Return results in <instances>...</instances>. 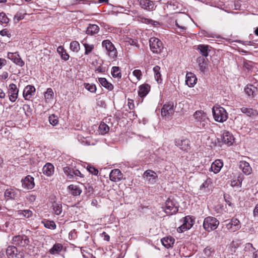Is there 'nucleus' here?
I'll use <instances>...</instances> for the list:
<instances>
[{
	"instance_id": "nucleus-1",
	"label": "nucleus",
	"mask_w": 258,
	"mask_h": 258,
	"mask_svg": "<svg viewBox=\"0 0 258 258\" xmlns=\"http://www.w3.org/2000/svg\"><path fill=\"white\" fill-rule=\"evenodd\" d=\"M212 113L215 121L223 122L228 118V114L225 109L220 106H214L212 108Z\"/></svg>"
},
{
	"instance_id": "nucleus-2",
	"label": "nucleus",
	"mask_w": 258,
	"mask_h": 258,
	"mask_svg": "<svg viewBox=\"0 0 258 258\" xmlns=\"http://www.w3.org/2000/svg\"><path fill=\"white\" fill-rule=\"evenodd\" d=\"M103 48L106 50V54L110 59L115 60L117 56V51L113 43L109 40H104L102 42Z\"/></svg>"
},
{
	"instance_id": "nucleus-3",
	"label": "nucleus",
	"mask_w": 258,
	"mask_h": 258,
	"mask_svg": "<svg viewBox=\"0 0 258 258\" xmlns=\"http://www.w3.org/2000/svg\"><path fill=\"white\" fill-rule=\"evenodd\" d=\"M219 224V222L216 218L208 216L205 218L203 226L205 230L210 232L217 229Z\"/></svg>"
},
{
	"instance_id": "nucleus-4",
	"label": "nucleus",
	"mask_w": 258,
	"mask_h": 258,
	"mask_svg": "<svg viewBox=\"0 0 258 258\" xmlns=\"http://www.w3.org/2000/svg\"><path fill=\"white\" fill-rule=\"evenodd\" d=\"M163 210L168 215L175 214L178 210V204L173 199L168 198L164 207H162Z\"/></svg>"
},
{
	"instance_id": "nucleus-5",
	"label": "nucleus",
	"mask_w": 258,
	"mask_h": 258,
	"mask_svg": "<svg viewBox=\"0 0 258 258\" xmlns=\"http://www.w3.org/2000/svg\"><path fill=\"white\" fill-rule=\"evenodd\" d=\"M150 47L154 53H160L163 48L162 42L157 38L152 37L150 39Z\"/></svg>"
},
{
	"instance_id": "nucleus-6",
	"label": "nucleus",
	"mask_w": 258,
	"mask_h": 258,
	"mask_svg": "<svg viewBox=\"0 0 258 258\" xmlns=\"http://www.w3.org/2000/svg\"><path fill=\"white\" fill-rule=\"evenodd\" d=\"M225 226L230 232H235L241 227L239 221L237 218H233L230 220L224 221Z\"/></svg>"
},
{
	"instance_id": "nucleus-7",
	"label": "nucleus",
	"mask_w": 258,
	"mask_h": 258,
	"mask_svg": "<svg viewBox=\"0 0 258 258\" xmlns=\"http://www.w3.org/2000/svg\"><path fill=\"white\" fill-rule=\"evenodd\" d=\"M7 255L9 258H24L23 250H18L16 246H9L6 250Z\"/></svg>"
},
{
	"instance_id": "nucleus-8",
	"label": "nucleus",
	"mask_w": 258,
	"mask_h": 258,
	"mask_svg": "<svg viewBox=\"0 0 258 258\" xmlns=\"http://www.w3.org/2000/svg\"><path fill=\"white\" fill-rule=\"evenodd\" d=\"M30 242L29 238L25 235H19L13 238V243L19 247H25Z\"/></svg>"
},
{
	"instance_id": "nucleus-9",
	"label": "nucleus",
	"mask_w": 258,
	"mask_h": 258,
	"mask_svg": "<svg viewBox=\"0 0 258 258\" xmlns=\"http://www.w3.org/2000/svg\"><path fill=\"white\" fill-rule=\"evenodd\" d=\"M20 190L17 188H9L7 189L4 193L5 198L7 200H18L20 197Z\"/></svg>"
},
{
	"instance_id": "nucleus-10",
	"label": "nucleus",
	"mask_w": 258,
	"mask_h": 258,
	"mask_svg": "<svg viewBox=\"0 0 258 258\" xmlns=\"http://www.w3.org/2000/svg\"><path fill=\"white\" fill-rule=\"evenodd\" d=\"M143 177L148 184H154L156 182L158 176L153 170H147L144 172Z\"/></svg>"
},
{
	"instance_id": "nucleus-11",
	"label": "nucleus",
	"mask_w": 258,
	"mask_h": 258,
	"mask_svg": "<svg viewBox=\"0 0 258 258\" xmlns=\"http://www.w3.org/2000/svg\"><path fill=\"white\" fill-rule=\"evenodd\" d=\"M194 221L189 216L184 218L183 224L177 229L179 233L183 232L186 230L189 229L194 225Z\"/></svg>"
},
{
	"instance_id": "nucleus-12",
	"label": "nucleus",
	"mask_w": 258,
	"mask_h": 258,
	"mask_svg": "<svg viewBox=\"0 0 258 258\" xmlns=\"http://www.w3.org/2000/svg\"><path fill=\"white\" fill-rule=\"evenodd\" d=\"M174 112L173 103H168L163 105L161 109V114L163 117H169Z\"/></svg>"
},
{
	"instance_id": "nucleus-13",
	"label": "nucleus",
	"mask_w": 258,
	"mask_h": 258,
	"mask_svg": "<svg viewBox=\"0 0 258 258\" xmlns=\"http://www.w3.org/2000/svg\"><path fill=\"white\" fill-rule=\"evenodd\" d=\"M18 93L19 89L15 84L12 83L9 85L8 94L9 97V100L11 102H14L16 100L18 96Z\"/></svg>"
},
{
	"instance_id": "nucleus-14",
	"label": "nucleus",
	"mask_w": 258,
	"mask_h": 258,
	"mask_svg": "<svg viewBox=\"0 0 258 258\" xmlns=\"http://www.w3.org/2000/svg\"><path fill=\"white\" fill-rule=\"evenodd\" d=\"M7 57L19 67H23L25 64L24 61L21 59L18 52H8Z\"/></svg>"
},
{
	"instance_id": "nucleus-15",
	"label": "nucleus",
	"mask_w": 258,
	"mask_h": 258,
	"mask_svg": "<svg viewBox=\"0 0 258 258\" xmlns=\"http://www.w3.org/2000/svg\"><path fill=\"white\" fill-rule=\"evenodd\" d=\"M189 143L190 141L186 139H179L175 140V145L184 151H187L189 149Z\"/></svg>"
},
{
	"instance_id": "nucleus-16",
	"label": "nucleus",
	"mask_w": 258,
	"mask_h": 258,
	"mask_svg": "<svg viewBox=\"0 0 258 258\" xmlns=\"http://www.w3.org/2000/svg\"><path fill=\"white\" fill-rule=\"evenodd\" d=\"M35 88L33 86L27 85L23 90V95L25 100H29L35 95Z\"/></svg>"
},
{
	"instance_id": "nucleus-17",
	"label": "nucleus",
	"mask_w": 258,
	"mask_h": 258,
	"mask_svg": "<svg viewBox=\"0 0 258 258\" xmlns=\"http://www.w3.org/2000/svg\"><path fill=\"white\" fill-rule=\"evenodd\" d=\"M141 7L148 11H151L155 10L156 6L153 2L150 0H138Z\"/></svg>"
},
{
	"instance_id": "nucleus-18",
	"label": "nucleus",
	"mask_w": 258,
	"mask_h": 258,
	"mask_svg": "<svg viewBox=\"0 0 258 258\" xmlns=\"http://www.w3.org/2000/svg\"><path fill=\"white\" fill-rule=\"evenodd\" d=\"M123 174L119 169H114L111 171L109 174L110 179L113 182H118L123 178Z\"/></svg>"
},
{
	"instance_id": "nucleus-19",
	"label": "nucleus",
	"mask_w": 258,
	"mask_h": 258,
	"mask_svg": "<svg viewBox=\"0 0 258 258\" xmlns=\"http://www.w3.org/2000/svg\"><path fill=\"white\" fill-rule=\"evenodd\" d=\"M194 116L195 119L196 124L201 122H205L206 121H208L209 120L206 113L203 111H197L194 113Z\"/></svg>"
},
{
	"instance_id": "nucleus-20",
	"label": "nucleus",
	"mask_w": 258,
	"mask_h": 258,
	"mask_svg": "<svg viewBox=\"0 0 258 258\" xmlns=\"http://www.w3.org/2000/svg\"><path fill=\"white\" fill-rule=\"evenodd\" d=\"M22 186L27 189H32L34 186V178L30 176H27L22 180Z\"/></svg>"
},
{
	"instance_id": "nucleus-21",
	"label": "nucleus",
	"mask_w": 258,
	"mask_h": 258,
	"mask_svg": "<svg viewBox=\"0 0 258 258\" xmlns=\"http://www.w3.org/2000/svg\"><path fill=\"white\" fill-rule=\"evenodd\" d=\"M222 141L228 146L232 145L234 141V138L232 134L227 131L224 132L223 133Z\"/></svg>"
},
{
	"instance_id": "nucleus-22",
	"label": "nucleus",
	"mask_w": 258,
	"mask_h": 258,
	"mask_svg": "<svg viewBox=\"0 0 258 258\" xmlns=\"http://www.w3.org/2000/svg\"><path fill=\"white\" fill-rule=\"evenodd\" d=\"M223 166V163L222 160L219 159L216 160L211 165L210 171L214 173H218Z\"/></svg>"
},
{
	"instance_id": "nucleus-23",
	"label": "nucleus",
	"mask_w": 258,
	"mask_h": 258,
	"mask_svg": "<svg viewBox=\"0 0 258 258\" xmlns=\"http://www.w3.org/2000/svg\"><path fill=\"white\" fill-rule=\"evenodd\" d=\"M239 167L245 175H249L251 174L252 169L248 162L244 161H240L239 162Z\"/></svg>"
},
{
	"instance_id": "nucleus-24",
	"label": "nucleus",
	"mask_w": 258,
	"mask_h": 258,
	"mask_svg": "<svg viewBox=\"0 0 258 258\" xmlns=\"http://www.w3.org/2000/svg\"><path fill=\"white\" fill-rule=\"evenodd\" d=\"M199 69L203 73L208 70V63L206 58L202 57H199L197 58Z\"/></svg>"
},
{
	"instance_id": "nucleus-25",
	"label": "nucleus",
	"mask_w": 258,
	"mask_h": 258,
	"mask_svg": "<svg viewBox=\"0 0 258 258\" xmlns=\"http://www.w3.org/2000/svg\"><path fill=\"white\" fill-rule=\"evenodd\" d=\"M161 241L164 247L167 248H169L173 247L175 242V239L172 237L167 236L163 238Z\"/></svg>"
},
{
	"instance_id": "nucleus-26",
	"label": "nucleus",
	"mask_w": 258,
	"mask_h": 258,
	"mask_svg": "<svg viewBox=\"0 0 258 258\" xmlns=\"http://www.w3.org/2000/svg\"><path fill=\"white\" fill-rule=\"evenodd\" d=\"M197 78L192 73H187L186 75V84L189 87H192L196 83Z\"/></svg>"
},
{
	"instance_id": "nucleus-27",
	"label": "nucleus",
	"mask_w": 258,
	"mask_h": 258,
	"mask_svg": "<svg viewBox=\"0 0 258 258\" xmlns=\"http://www.w3.org/2000/svg\"><path fill=\"white\" fill-rule=\"evenodd\" d=\"M43 173L47 176H50L54 173V166L50 163H46L43 167Z\"/></svg>"
},
{
	"instance_id": "nucleus-28",
	"label": "nucleus",
	"mask_w": 258,
	"mask_h": 258,
	"mask_svg": "<svg viewBox=\"0 0 258 258\" xmlns=\"http://www.w3.org/2000/svg\"><path fill=\"white\" fill-rule=\"evenodd\" d=\"M53 213L56 215H60L62 212V204L60 202H54L51 206Z\"/></svg>"
},
{
	"instance_id": "nucleus-29",
	"label": "nucleus",
	"mask_w": 258,
	"mask_h": 258,
	"mask_svg": "<svg viewBox=\"0 0 258 258\" xmlns=\"http://www.w3.org/2000/svg\"><path fill=\"white\" fill-rule=\"evenodd\" d=\"M150 89V86L148 84H143L141 85L138 90V94L141 97H144L147 95Z\"/></svg>"
},
{
	"instance_id": "nucleus-30",
	"label": "nucleus",
	"mask_w": 258,
	"mask_h": 258,
	"mask_svg": "<svg viewBox=\"0 0 258 258\" xmlns=\"http://www.w3.org/2000/svg\"><path fill=\"white\" fill-rule=\"evenodd\" d=\"M99 27L95 24H90L87 28L86 34L90 35H93L98 33Z\"/></svg>"
},
{
	"instance_id": "nucleus-31",
	"label": "nucleus",
	"mask_w": 258,
	"mask_h": 258,
	"mask_svg": "<svg viewBox=\"0 0 258 258\" xmlns=\"http://www.w3.org/2000/svg\"><path fill=\"white\" fill-rule=\"evenodd\" d=\"M241 111L242 113L246 114L250 117H253L258 114V112L256 110L250 108L243 107L241 108Z\"/></svg>"
},
{
	"instance_id": "nucleus-32",
	"label": "nucleus",
	"mask_w": 258,
	"mask_h": 258,
	"mask_svg": "<svg viewBox=\"0 0 258 258\" xmlns=\"http://www.w3.org/2000/svg\"><path fill=\"white\" fill-rule=\"evenodd\" d=\"M68 189L70 190L71 194L77 196L80 195L82 192V190L77 185L71 184L68 186Z\"/></svg>"
},
{
	"instance_id": "nucleus-33",
	"label": "nucleus",
	"mask_w": 258,
	"mask_h": 258,
	"mask_svg": "<svg viewBox=\"0 0 258 258\" xmlns=\"http://www.w3.org/2000/svg\"><path fill=\"white\" fill-rule=\"evenodd\" d=\"M98 81L100 84L104 88L108 90H112L113 89V86L104 78H99Z\"/></svg>"
},
{
	"instance_id": "nucleus-34",
	"label": "nucleus",
	"mask_w": 258,
	"mask_h": 258,
	"mask_svg": "<svg viewBox=\"0 0 258 258\" xmlns=\"http://www.w3.org/2000/svg\"><path fill=\"white\" fill-rule=\"evenodd\" d=\"M153 72L154 73V77L156 81L158 83H160L162 80L160 73V67L158 66H156L153 68Z\"/></svg>"
},
{
	"instance_id": "nucleus-35",
	"label": "nucleus",
	"mask_w": 258,
	"mask_h": 258,
	"mask_svg": "<svg viewBox=\"0 0 258 258\" xmlns=\"http://www.w3.org/2000/svg\"><path fill=\"white\" fill-rule=\"evenodd\" d=\"M86 38L84 39L82 43L85 47V54H89L94 48V45L93 44H88L86 42Z\"/></svg>"
},
{
	"instance_id": "nucleus-36",
	"label": "nucleus",
	"mask_w": 258,
	"mask_h": 258,
	"mask_svg": "<svg viewBox=\"0 0 258 258\" xmlns=\"http://www.w3.org/2000/svg\"><path fill=\"white\" fill-rule=\"evenodd\" d=\"M57 51L60 54L61 58L64 60H68L69 58V54L66 52L63 47L61 46L58 47L57 48Z\"/></svg>"
},
{
	"instance_id": "nucleus-37",
	"label": "nucleus",
	"mask_w": 258,
	"mask_h": 258,
	"mask_svg": "<svg viewBox=\"0 0 258 258\" xmlns=\"http://www.w3.org/2000/svg\"><path fill=\"white\" fill-rule=\"evenodd\" d=\"M62 248V245L60 243L55 244L53 247L50 249V253L52 254H58L61 251Z\"/></svg>"
},
{
	"instance_id": "nucleus-38",
	"label": "nucleus",
	"mask_w": 258,
	"mask_h": 258,
	"mask_svg": "<svg viewBox=\"0 0 258 258\" xmlns=\"http://www.w3.org/2000/svg\"><path fill=\"white\" fill-rule=\"evenodd\" d=\"M111 74L114 78H121V71L118 67H113L111 70Z\"/></svg>"
},
{
	"instance_id": "nucleus-39",
	"label": "nucleus",
	"mask_w": 258,
	"mask_h": 258,
	"mask_svg": "<svg viewBox=\"0 0 258 258\" xmlns=\"http://www.w3.org/2000/svg\"><path fill=\"white\" fill-rule=\"evenodd\" d=\"M99 132L102 135H105L109 131V127L104 122H101L99 126Z\"/></svg>"
},
{
	"instance_id": "nucleus-40",
	"label": "nucleus",
	"mask_w": 258,
	"mask_h": 258,
	"mask_svg": "<svg viewBox=\"0 0 258 258\" xmlns=\"http://www.w3.org/2000/svg\"><path fill=\"white\" fill-rule=\"evenodd\" d=\"M256 88L253 85H248L245 88V92L249 96H253L254 93L256 91Z\"/></svg>"
},
{
	"instance_id": "nucleus-41",
	"label": "nucleus",
	"mask_w": 258,
	"mask_h": 258,
	"mask_svg": "<svg viewBox=\"0 0 258 258\" xmlns=\"http://www.w3.org/2000/svg\"><path fill=\"white\" fill-rule=\"evenodd\" d=\"M198 49L200 51V53L204 57L208 55V46L205 45H200L198 46Z\"/></svg>"
},
{
	"instance_id": "nucleus-42",
	"label": "nucleus",
	"mask_w": 258,
	"mask_h": 258,
	"mask_svg": "<svg viewBox=\"0 0 258 258\" xmlns=\"http://www.w3.org/2000/svg\"><path fill=\"white\" fill-rule=\"evenodd\" d=\"M18 215L20 217H24L26 218H29L32 217L33 213L29 210H25L23 211H19L18 212Z\"/></svg>"
},
{
	"instance_id": "nucleus-43",
	"label": "nucleus",
	"mask_w": 258,
	"mask_h": 258,
	"mask_svg": "<svg viewBox=\"0 0 258 258\" xmlns=\"http://www.w3.org/2000/svg\"><path fill=\"white\" fill-rule=\"evenodd\" d=\"M70 47L71 50L75 52H78L80 49V44L77 41L71 42Z\"/></svg>"
},
{
	"instance_id": "nucleus-44",
	"label": "nucleus",
	"mask_w": 258,
	"mask_h": 258,
	"mask_svg": "<svg viewBox=\"0 0 258 258\" xmlns=\"http://www.w3.org/2000/svg\"><path fill=\"white\" fill-rule=\"evenodd\" d=\"M42 223L44 227L47 228L54 229L56 228V225L53 221L45 220L42 221Z\"/></svg>"
},
{
	"instance_id": "nucleus-45",
	"label": "nucleus",
	"mask_w": 258,
	"mask_h": 258,
	"mask_svg": "<svg viewBox=\"0 0 258 258\" xmlns=\"http://www.w3.org/2000/svg\"><path fill=\"white\" fill-rule=\"evenodd\" d=\"M84 86L86 89L91 93H95L96 91V87L94 84L84 83Z\"/></svg>"
},
{
	"instance_id": "nucleus-46",
	"label": "nucleus",
	"mask_w": 258,
	"mask_h": 258,
	"mask_svg": "<svg viewBox=\"0 0 258 258\" xmlns=\"http://www.w3.org/2000/svg\"><path fill=\"white\" fill-rule=\"evenodd\" d=\"M53 96V92L51 88H48L44 94V97L46 101L51 99Z\"/></svg>"
},
{
	"instance_id": "nucleus-47",
	"label": "nucleus",
	"mask_w": 258,
	"mask_h": 258,
	"mask_svg": "<svg viewBox=\"0 0 258 258\" xmlns=\"http://www.w3.org/2000/svg\"><path fill=\"white\" fill-rule=\"evenodd\" d=\"M210 120H209L208 121H206L205 122H199L196 124V125L197 127L201 130H206L207 128H209V126L210 124Z\"/></svg>"
},
{
	"instance_id": "nucleus-48",
	"label": "nucleus",
	"mask_w": 258,
	"mask_h": 258,
	"mask_svg": "<svg viewBox=\"0 0 258 258\" xmlns=\"http://www.w3.org/2000/svg\"><path fill=\"white\" fill-rule=\"evenodd\" d=\"M9 22V19L4 12L0 13V23L2 24H7Z\"/></svg>"
},
{
	"instance_id": "nucleus-49",
	"label": "nucleus",
	"mask_w": 258,
	"mask_h": 258,
	"mask_svg": "<svg viewBox=\"0 0 258 258\" xmlns=\"http://www.w3.org/2000/svg\"><path fill=\"white\" fill-rule=\"evenodd\" d=\"M254 64V62L251 61L245 60L243 62V67L246 69L248 71L251 70Z\"/></svg>"
},
{
	"instance_id": "nucleus-50",
	"label": "nucleus",
	"mask_w": 258,
	"mask_h": 258,
	"mask_svg": "<svg viewBox=\"0 0 258 258\" xmlns=\"http://www.w3.org/2000/svg\"><path fill=\"white\" fill-rule=\"evenodd\" d=\"M49 121L51 124L54 126L58 123V118L56 116L52 114L49 117Z\"/></svg>"
},
{
	"instance_id": "nucleus-51",
	"label": "nucleus",
	"mask_w": 258,
	"mask_h": 258,
	"mask_svg": "<svg viewBox=\"0 0 258 258\" xmlns=\"http://www.w3.org/2000/svg\"><path fill=\"white\" fill-rule=\"evenodd\" d=\"M24 14H22L20 12H18L14 17V20L16 23H18L20 20H22L24 18Z\"/></svg>"
},
{
	"instance_id": "nucleus-52",
	"label": "nucleus",
	"mask_w": 258,
	"mask_h": 258,
	"mask_svg": "<svg viewBox=\"0 0 258 258\" xmlns=\"http://www.w3.org/2000/svg\"><path fill=\"white\" fill-rule=\"evenodd\" d=\"M142 21L143 23H145L146 24H151L152 25H155V26L158 24V22L154 21L152 19H147V18H142Z\"/></svg>"
},
{
	"instance_id": "nucleus-53",
	"label": "nucleus",
	"mask_w": 258,
	"mask_h": 258,
	"mask_svg": "<svg viewBox=\"0 0 258 258\" xmlns=\"http://www.w3.org/2000/svg\"><path fill=\"white\" fill-rule=\"evenodd\" d=\"M87 169L90 173L93 175H97L98 173V170L90 165L87 166Z\"/></svg>"
},
{
	"instance_id": "nucleus-54",
	"label": "nucleus",
	"mask_w": 258,
	"mask_h": 258,
	"mask_svg": "<svg viewBox=\"0 0 258 258\" xmlns=\"http://www.w3.org/2000/svg\"><path fill=\"white\" fill-rule=\"evenodd\" d=\"M133 75L137 78L138 80H140L142 75V72L140 70H135L133 72Z\"/></svg>"
},
{
	"instance_id": "nucleus-55",
	"label": "nucleus",
	"mask_w": 258,
	"mask_h": 258,
	"mask_svg": "<svg viewBox=\"0 0 258 258\" xmlns=\"http://www.w3.org/2000/svg\"><path fill=\"white\" fill-rule=\"evenodd\" d=\"M0 35L2 36H7L9 38H10L11 36V33H9V31L7 29H4L0 31Z\"/></svg>"
},
{
	"instance_id": "nucleus-56",
	"label": "nucleus",
	"mask_w": 258,
	"mask_h": 258,
	"mask_svg": "<svg viewBox=\"0 0 258 258\" xmlns=\"http://www.w3.org/2000/svg\"><path fill=\"white\" fill-rule=\"evenodd\" d=\"M241 184V181L239 179H234L231 181L230 185L232 187L238 186Z\"/></svg>"
},
{
	"instance_id": "nucleus-57",
	"label": "nucleus",
	"mask_w": 258,
	"mask_h": 258,
	"mask_svg": "<svg viewBox=\"0 0 258 258\" xmlns=\"http://www.w3.org/2000/svg\"><path fill=\"white\" fill-rule=\"evenodd\" d=\"M224 198L227 204H228L229 206H232V204L231 201V198L230 196L229 195H224Z\"/></svg>"
},
{
	"instance_id": "nucleus-58",
	"label": "nucleus",
	"mask_w": 258,
	"mask_h": 258,
	"mask_svg": "<svg viewBox=\"0 0 258 258\" xmlns=\"http://www.w3.org/2000/svg\"><path fill=\"white\" fill-rule=\"evenodd\" d=\"M204 34L205 35V36L207 37L219 38V36L217 34L213 33L205 32Z\"/></svg>"
},
{
	"instance_id": "nucleus-59",
	"label": "nucleus",
	"mask_w": 258,
	"mask_h": 258,
	"mask_svg": "<svg viewBox=\"0 0 258 258\" xmlns=\"http://www.w3.org/2000/svg\"><path fill=\"white\" fill-rule=\"evenodd\" d=\"M74 174V177H84L83 174L79 170L77 169L74 170V172H73Z\"/></svg>"
},
{
	"instance_id": "nucleus-60",
	"label": "nucleus",
	"mask_w": 258,
	"mask_h": 258,
	"mask_svg": "<svg viewBox=\"0 0 258 258\" xmlns=\"http://www.w3.org/2000/svg\"><path fill=\"white\" fill-rule=\"evenodd\" d=\"M63 172L67 176H68L69 174H71L72 173V169L68 166L64 167L63 168Z\"/></svg>"
},
{
	"instance_id": "nucleus-61",
	"label": "nucleus",
	"mask_w": 258,
	"mask_h": 258,
	"mask_svg": "<svg viewBox=\"0 0 258 258\" xmlns=\"http://www.w3.org/2000/svg\"><path fill=\"white\" fill-rule=\"evenodd\" d=\"M208 186L209 182L208 181L206 180L200 185V188L201 190H203L206 187H208Z\"/></svg>"
},
{
	"instance_id": "nucleus-62",
	"label": "nucleus",
	"mask_w": 258,
	"mask_h": 258,
	"mask_svg": "<svg viewBox=\"0 0 258 258\" xmlns=\"http://www.w3.org/2000/svg\"><path fill=\"white\" fill-rule=\"evenodd\" d=\"M6 63V60L3 58H0V69L3 66H5Z\"/></svg>"
},
{
	"instance_id": "nucleus-63",
	"label": "nucleus",
	"mask_w": 258,
	"mask_h": 258,
	"mask_svg": "<svg viewBox=\"0 0 258 258\" xmlns=\"http://www.w3.org/2000/svg\"><path fill=\"white\" fill-rule=\"evenodd\" d=\"M253 213L254 216H258V204L256 205Z\"/></svg>"
},
{
	"instance_id": "nucleus-64",
	"label": "nucleus",
	"mask_w": 258,
	"mask_h": 258,
	"mask_svg": "<svg viewBox=\"0 0 258 258\" xmlns=\"http://www.w3.org/2000/svg\"><path fill=\"white\" fill-rule=\"evenodd\" d=\"M6 94L2 89H0V98H5Z\"/></svg>"
}]
</instances>
